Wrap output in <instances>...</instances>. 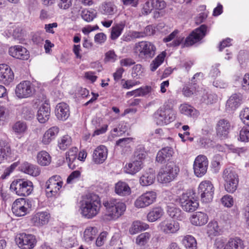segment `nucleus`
<instances>
[{
    "label": "nucleus",
    "instance_id": "nucleus-51",
    "mask_svg": "<svg viewBox=\"0 0 249 249\" xmlns=\"http://www.w3.org/2000/svg\"><path fill=\"white\" fill-rule=\"evenodd\" d=\"M132 138H125L120 139L116 142V146H119L122 149L129 148L130 143L133 142Z\"/></svg>",
    "mask_w": 249,
    "mask_h": 249
},
{
    "label": "nucleus",
    "instance_id": "nucleus-50",
    "mask_svg": "<svg viewBox=\"0 0 249 249\" xmlns=\"http://www.w3.org/2000/svg\"><path fill=\"white\" fill-rule=\"evenodd\" d=\"M219 227L216 221H211L207 226V232L210 236H216L218 234Z\"/></svg>",
    "mask_w": 249,
    "mask_h": 249
},
{
    "label": "nucleus",
    "instance_id": "nucleus-43",
    "mask_svg": "<svg viewBox=\"0 0 249 249\" xmlns=\"http://www.w3.org/2000/svg\"><path fill=\"white\" fill-rule=\"evenodd\" d=\"M20 115L27 120H30L34 117V112L33 109L26 106L20 107L18 108Z\"/></svg>",
    "mask_w": 249,
    "mask_h": 249
},
{
    "label": "nucleus",
    "instance_id": "nucleus-29",
    "mask_svg": "<svg viewBox=\"0 0 249 249\" xmlns=\"http://www.w3.org/2000/svg\"><path fill=\"white\" fill-rule=\"evenodd\" d=\"M178 33V31L177 30L174 31L169 36L163 38V42H168L174 39L172 42L167 44V46L173 47L179 46L183 41L184 37L182 36H177V35Z\"/></svg>",
    "mask_w": 249,
    "mask_h": 249
},
{
    "label": "nucleus",
    "instance_id": "nucleus-21",
    "mask_svg": "<svg viewBox=\"0 0 249 249\" xmlns=\"http://www.w3.org/2000/svg\"><path fill=\"white\" fill-rule=\"evenodd\" d=\"M50 115V106L48 103H44L38 108L36 116L38 122L43 124L49 120Z\"/></svg>",
    "mask_w": 249,
    "mask_h": 249
},
{
    "label": "nucleus",
    "instance_id": "nucleus-5",
    "mask_svg": "<svg viewBox=\"0 0 249 249\" xmlns=\"http://www.w3.org/2000/svg\"><path fill=\"white\" fill-rule=\"evenodd\" d=\"M178 171L179 169L175 163L170 162L160 169L157 177L158 180L162 183L170 182L175 178Z\"/></svg>",
    "mask_w": 249,
    "mask_h": 249
},
{
    "label": "nucleus",
    "instance_id": "nucleus-7",
    "mask_svg": "<svg viewBox=\"0 0 249 249\" xmlns=\"http://www.w3.org/2000/svg\"><path fill=\"white\" fill-rule=\"evenodd\" d=\"M214 187L209 180L202 181L198 187V192L200 194L202 201L205 203L211 201L214 194Z\"/></svg>",
    "mask_w": 249,
    "mask_h": 249
},
{
    "label": "nucleus",
    "instance_id": "nucleus-17",
    "mask_svg": "<svg viewBox=\"0 0 249 249\" xmlns=\"http://www.w3.org/2000/svg\"><path fill=\"white\" fill-rule=\"evenodd\" d=\"M14 77V73L9 66L5 64H0V82L9 85Z\"/></svg>",
    "mask_w": 249,
    "mask_h": 249
},
{
    "label": "nucleus",
    "instance_id": "nucleus-38",
    "mask_svg": "<svg viewBox=\"0 0 249 249\" xmlns=\"http://www.w3.org/2000/svg\"><path fill=\"white\" fill-rule=\"evenodd\" d=\"M224 249H244L243 242L238 238L231 239Z\"/></svg>",
    "mask_w": 249,
    "mask_h": 249
},
{
    "label": "nucleus",
    "instance_id": "nucleus-42",
    "mask_svg": "<svg viewBox=\"0 0 249 249\" xmlns=\"http://www.w3.org/2000/svg\"><path fill=\"white\" fill-rule=\"evenodd\" d=\"M117 12V7L111 2L103 3L101 6V12L103 14L112 15Z\"/></svg>",
    "mask_w": 249,
    "mask_h": 249
},
{
    "label": "nucleus",
    "instance_id": "nucleus-22",
    "mask_svg": "<svg viewBox=\"0 0 249 249\" xmlns=\"http://www.w3.org/2000/svg\"><path fill=\"white\" fill-rule=\"evenodd\" d=\"M174 154V150L170 147L162 148L157 153L156 160L158 162L162 164L171 160Z\"/></svg>",
    "mask_w": 249,
    "mask_h": 249
},
{
    "label": "nucleus",
    "instance_id": "nucleus-37",
    "mask_svg": "<svg viewBox=\"0 0 249 249\" xmlns=\"http://www.w3.org/2000/svg\"><path fill=\"white\" fill-rule=\"evenodd\" d=\"M241 96L237 94H232L227 102L226 107L227 109L231 110H235L240 104Z\"/></svg>",
    "mask_w": 249,
    "mask_h": 249
},
{
    "label": "nucleus",
    "instance_id": "nucleus-25",
    "mask_svg": "<svg viewBox=\"0 0 249 249\" xmlns=\"http://www.w3.org/2000/svg\"><path fill=\"white\" fill-rule=\"evenodd\" d=\"M59 131L58 127L54 126H52L45 131L43 134L41 142L44 145H48L53 140Z\"/></svg>",
    "mask_w": 249,
    "mask_h": 249
},
{
    "label": "nucleus",
    "instance_id": "nucleus-49",
    "mask_svg": "<svg viewBox=\"0 0 249 249\" xmlns=\"http://www.w3.org/2000/svg\"><path fill=\"white\" fill-rule=\"evenodd\" d=\"M81 16L84 20L90 22L96 17L97 12L95 10L92 9L84 10L82 12Z\"/></svg>",
    "mask_w": 249,
    "mask_h": 249
},
{
    "label": "nucleus",
    "instance_id": "nucleus-20",
    "mask_svg": "<svg viewBox=\"0 0 249 249\" xmlns=\"http://www.w3.org/2000/svg\"><path fill=\"white\" fill-rule=\"evenodd\" d=\"M107 156V149L103 145L98 146L93 151L92 160L96 164L103 163Z\"/></svg>",
    "mask_w": 249,
    "mask_h": 249
},
{
    "label": "nucleus",
    "instance_id": "nucleus-15",
    "mask_svg": "<svg viewBox=\"0 0 249 249\" xmlns=\"http://www.w3.org/2000/svg\"><path fill=\"white\" fill-rule=\"evenodd\" d=\"M158 228L165 234H173L177 233L179 230L180 225L176 221L165 220L159 224Z\"/></svg>",
    "mask_w": 249,
    "mask_h": 249
},
{
    "label": "nucleus",
    "instance_id": "nucleus-27",
    "mask_svg": "<svg viewBox=\"0 0 249 249\" xmlns=\"http://www.w3.org/2000/svg\"><path fill=\"white\" fill-rule=\"evenodd\" d=\"M208 221V216L204 213L197 212L194 213L191 217V222L196 226H203L206 224Z\"/></svg>",
    "mask_w": 249,
    "mask_h": 249
},
{
    "label": "nucleus",
    "instance_id": "nucleus-57",
    "mask_svg": "<svg viewBox=\"0 0 249 249\" xmlns=\"http://www.w3.org/2000/svg\"><path fill=\"white\" fill-rule=\"evenodd\" d=\"M81 175V173L78 170L72 172L68 177L67 183L68 184L73 183L78 180Z\"/></svg>",
    "mask_w": 249,
    "mask_h": 249
},
{
    "label": "nucleus",
    "instance_id": "nucleus-44",
    "mask_svg": "<svg viewBox=\"0 0 249 249\" xmlns=\"http://www.w3.org/2000/svg\"><path fill=\"white\" fill-rule=\"evenodd\" d=\"M151 237V234L149 232H145L139 234L136 239V243L142 247L145 246Z\"/></svg>",
    "mask_w": 249,
    "mask_h": 249
},
{
    "label": "nucleus",
    "instance_id": "nucleus-59",
    "mask_svg": "<svg viewBox=\"0 0 249 249\" xmlns=\"http://www.w3.org/2000/svg\"><path fill=\"white\" fill-rule=\"evenodd\" d=\"M117 55L114 51L110 50L106 53L105 60L106 62H114L117 60Z\"/></svg>",
    "mask_w": 249,
    "mask_h": 249
},
{
    "label": "nucleus",
    "instance_id": "nucleus-9",
    "mask_svg": "<svg viewBox=\"0 0 249 249\" xmlns=\"http://www.w3.org/2000/svg\"><path fill=\"white\" fill-rule=\"evenodd\" d=\"M157 194L154 191L146 192L138 197L134 202L137 208H146L156 201Z\"/></svg>",
    "mask_w": 249,
    "mask_h": 249
},
{
    "label": "nucleus",
    "instance_id": "nucleus-39",
    "mask_svg": "<svg viewBox=\"0 0 249 249\" xmlns=\"http://www.w3.org/2000/svg\"><path fill=\"white\" fill-rule=\"evenodd\" d=\"M37 160L38 164L42 166H47L51 161V157L48 152L42 151L39 152L37 155Z\"/></svg>",
    "mask_w": 249,
    "mask_h": 249
},
{
    "label": "nucleus",
    "instance_id": "nucleus-4",
    "mask_svg": "<svg viewBox=\"0 0 249 249\" xmlns=\"http://www.w3.org/2000/svg\"><path fill=\"white\" fill-rule=\"evenodd\" d=\"M12 191L19 196H26L31 194L33 190V183L24 179H17L13 180L10 187Z\"/></svg>",
    "mask_w": 249,
    "mask_h": 249
},
{
    "label": "nucleus",
    "instance_id": "nucleus-47",
    "mask_svg": "<svg viewBox=\"0 0 249 249\" xmlns=\"http://www.w3.org/2000/svg\"><path fill=\"white\" fill-rule=\"evenodd\" d=\"M144 69L140 64L134 65L132 69L131 76L136 79H140L144 76Z\"/></svg>",
    "mask_w": 249,
    "mask_h": 249
},
{
    "label": "nucleus",
    "instance_id": "nucleus-10",
    "mask_svg": "<svg viewBox=\"0 0 249 249\" xmlns=\"http://www.w3.org/2000/svg\"><path fill=\"white\" fill-rule=\"evenodd\" d=\"M209 161L207 158L202 155L196 157L195 160L193 169L195 175L197 177H201L207 172Z\"/></svg>",
    "mask_w": 249,
    "mask_h": 249
},
{
    "label": "nucleus",
    "instance_id": "nucleus-23",
    "mask_svg": "<svg viewBox=\"0 0 249 249\" xmlns=\"http://www.w3.org/2000/svg\"><path fill=\"white\" fill-rule=\"evenodd\" d=\"M230 127L231 124L227 120H220L216 124L217 135L221 138H226L229 132Z\"/></svg>",
    "mask_w": 249,
    "mask_h": 249
},
{
    "label": "nucleus",
    "instance_id": "nucleus-1",
    "mask_svg": "<svg viewBox=\"0 0 249 249\" xmlns=\"http://www.w3.org/2000/svg\"><path fill=\"white\" fill-rule=\"evenodd\" d=\"M101 207L99 196L89 194L82 197L80 201L79 210L81 215L88 219L92 218L98 214Z\"/></svg>",
    "mask_w": 249,
    "mask_h": 249
},
{
    "label": "nucleus",
    "instance_id": "nucleus-34",
    "mask_svg": "<svg viewBox=\"0 0 249 249\" xmlns=\"http://www.w3.org/2000/svg\"><path fill=\"white\" fill-rule=\"evenodd\" d=\"M149 226L147 223L140 220H136L132 223L129 231L131 234L133 235L140 231H145L149 229Z\"/></svg>",
    "mask_w": 249,
    "mask_h": 249
},
{
    "label": "nucleus",
    "instance_id": "nucleus-8",
    "mask_svg": "<svg viewBox=\"0 0 249 249\" xmlns=\"http://www.w3.org/2000/svg\"><path fill=\"white\" fill-rule=\"evenodd\" d=\"M63 182L59 176L54 175L47 181L45 184L46 191L48 196H55L61 188Z\"/></svg>",
    "mask_w": 249,
    "mask_h": 249
},
{
    "label": "nucleus",
    "instance_id": "nucleus-2",
    "mask_svg": "<svg viewBox=\"0 0 249 249\" xmlns=\"http://www.w3.org/2000/svg\"><path fill=\"white\" fill-rule=\"evenodd\" d=\"M103 205L106 208L107 215L109 217V220L119 218L124 213L126 209L124 203L114 198L104 201Z\"/></svg>",
    "mask_w": 249,
    "mask_h": 249
},
{
    "label": "nucleus",
    "instance_id": "nucleus-41",
    "mask_svg": "<svg viewBox=\"0 0 249 249\" xmlns=\"http://www.w3.org/2000/svg\"><path fill=\"white\" fill-rule=\"evenodd\" d=\"M147 155L144 147L142 145H138L134 151L133 159L143 163Z\"/></svg>",
    "mask_w": 249,
    "mask_h": 249
},
{
    "label": "nucleus",
    "instance_id": "nucleus-33",
    "mask_svg": "<svg viewBox=\"0 0 249 249\" xmlns=\"http://www.w3.org/2000/svg\"><path fill=\"white\" fill-rule=\"evenodd\" d=\"M20 168L22 172L34 177H36L40 174L38 168L36 165L28 162H23Z\"/></svg>",
    "mask_w": 249,
    "mask_h": 249
},
{
    "label": "nucleus",
    "instance_id": "nucleus-36",
    "mask_svg": "<svg viewBox=\"0 0 249 249\" xmlns=\"http://www.w3.org/2000/svg\"><path fill=\"white\" fill-rule=\"evenodd\" d=\"M142 162L141 161H137L133 159L132 162L126 165L125 167V171L128 174L134 175L142 168Z\"/></svg>",
    "mask_w": 249,
    "mask_h": 249
},
{
    "label": "nucleus",
    "instance_id": "nucleus-46",
    "mask_svg": "<svg viewBox=\"0 0 249 249\" xmlns=\"http://www.w3.org/2000/svg\"><path fill=\"white\" fill-rule=\"evenodd\" d=\"M96 228L92 227L87 228L84 233V238L85 241L89 242L92 241L96 237Z\"/></svg>",
    "mask_w": 249,
    "mask_h": 249
},
{
    "label": "nucleus",
    "instance_id": "nucleus-30",
    "mask_svg": "<svg viewBox=\"0 0 249 249\" xmlns=\"http://www.w3.org/2000/svg\"><path fill=\"white\" fill-rule=\"evenodd\" d=\"M179 110L181 114L194 118L197 117L199 114L197 110L188 104H181L179 107Z\"/></svg>",
    "mask_w": 249,
    "mask_h": 249
},
{
    "label": "nucleus",
    "instance_id": "nucleus-26",
    "mask_svg": "<svg viewBox=\"0 0 249 249\" xmlns=\"http://www.w3.org/2000/svg\"><path fill=\"white\" fill-rule=\"evenodd\" d=\"M167 213L169 216L173 219L182 220L183 218V213L181 210L173 203L168 204Z\"/></svg>",
    "mask_w": 249,
    "mask_h": 249
},
{
    "label": "nucleus",
    "instance_id": "nucleus-64",
    "mask_svg": "<svg viewBox=\"0 0 249 249\" xmlns=\"http://www.w3.org/2000/svg\"><path fill=\"white\" fill-rule=\"evenodd\" d=\"M240 117L244 123L249 124V108H246L240 114Z\"/></svg>",
    "mask_w": 249,
    "mask_h": 249
},
{
    "label": "nucleus",
    "instance_id": "nucleus-12",
    "mask_svg": "<svg viewBox=\"0 0 249 249\" xmlns=\"http://www.w3.org/2000/svg\"><path fill=\"white\" fill-rule=\"evenodd\" d=\"M17 244L21 249H32L36 244L35 236L22 233L16 239Z\"/></svg>",
    "mask_w": 249,
    "mask_h": 249
},
{
    "label": "nucleus",
    "instance_id": "nucleus-58",
    "mask_svg": "<svg viewBox=\"0 0 249 249\" xmlns=\"http://www.w3.org/2000/svg\"><path fill=\"white\" fill-rule=\"evenodd\" d=\"M222 204L227 207H231L233 205V199L230 195H225L221 199Z\"/></svg>",
    "mask_w": 249,
    "mask_h": 249
},
{
    "label": "nucleus",
    "instance_id": "nucleus-24",
    "mask_svg": "<svg viewBox=\"0 0 249 249\" xmlns=\"http://www.w3.org/2000/svg\"><path fill=\"white\" fill-rule=\"evenodd\" d=\"M55 115L59 120L65 121L70 116V109L68 105L65 103L57 105L55 109Z\"/></svg>",
    "mask_w": 249,
    "mask_h": 249
},
{
    "label": "nucleus",
    "instance_id": "nucleus-40",
    "mask_svg": "<svg viewBox=\"0 0 249 249\" xmlns=\"http://www.w3.org/2000/svg\"><path fill=\"white\" fill-rule=\"evenodd\" d=\"M166 55V52H162L152 61L150 65V70L152 71H155L158 69V68L163 62Z\"/></svg>",
    "mask_w": 249,
    "mask_h": 249
},
{
    "label": "nucleus",
    "instance_id": "nucleus-56",
    "mask_svg": "<svg viewBox=\"0 0 249 249\" xmlns=\"http://www.w3.org/2000/svg\"><path fill=\"white\" fill-rule=\"evenodd\" d=\"M12 152L10 147L8 144L5 145L0 148V158L7 160L11 156Z\"/></svg>",
    "mask_w": 249,
    "mask_h": 249
},
{
    "label": "nucleus",
    "instance_id": "nucleus-55",
    "mask_svg": "<svg viewBox=\"0 0 249 249\" xmlns=\"http://www.w3.org/2000/svg\"><path fill=\"white\" fill-rule=\"evenodd\" d=\"M238 140L243 142H249V128L247 127L242 128L239 132Z\"/></svg>",
    "mask_w": 249,
    "mask_h": 249
},
{
    "label": "nucleus",
    "instance_id": "nucleus-18",
    "mask_svg": "<svg viewBox=\"0 0 249 249\" xmlns=\"http://www.w3.org/2000/svg\"><path fill=\"white\" fill-rule=\"evenodd\" d=\"M9 53L11 56L17 59L27 60L29 58V52L25 48L20 45L11 47Z\"/></svg>",
    "mask_w": 249,
    "mask_h": 249
},
{
    "label": "nucleus",
    "instance_id": "nucleus-19",
    "mask_svg": "<svg viewBox=\"0 0 249 249\" xmlns=\"http://www.w3.org/2000/svg\"><path fill=\"white\" fill-rule=\"evenodd\" d=\"M50 217V214L47 212H38L32 216L31 221L34 226L40 227L48 223Z\"/></svg>",
    "mask_w": 249,
    "mask_h": 249
},
{
    "label": "nucleus",
    "instance_id": "nucleus-62",
    "mask_svg": "<svg viewBox=\"0 0 249 249\" xmlns=\"http://www.w3.org/2000/svg\"><path fill=\"white\" fill-rule=\"evenodd\" d=\"M154 6L152 1L151 2L149 1H147L143 5L142 12L144 15H147L151 12Z\"/></svg>",
    "mask_w": 249,
    "mask_h": 249
},
{
    "label": "nucleus",
    "instance_id": "nucleus-3",
    "mask_svg": "<svg viewBox=\"0 0 249 249\" xmlns=\"http://www.w3.org/2000/svg\"><path fill=\"white\" fill-rule=\"evenodd\" d=\"M156 47L151 42L142 41L135 44L133 52L139 58L148 59L153 58L156 53Z\"/></svg>",
    "mask_w": 249,
    "mask_h": 249
},
{
    "label": "nucleus",
    "instance_id": "nucleus-14",
    "mask_svg": "<svg viewBox=\"0 0 249 249\" xmlns=\"http://www.w3.org/2000/svg\"><path fill=\"white\" fill-rule=\"evenodd\" d=\"M157 123L159 125L167 124L173 121L175 118L174 112L171 110L164 109H158L155 114Z\"/></svg>",
    "mask_w": 249,
    "mask_h": 249
},
{
    "label": "nucleus",
    "instance_id": "nucleus-45",
    "mask_svg": "<svg viewBox=\"0 0 249 249\" xmlns=\"http://www.w3.org/2000/svg\"><path fill=\"white\" fill-rule=\"evenodd\" d=\"M182 243L188 249H196L197 243L196 239L192 235L185 236L182 240Z\"/></svg>",
    "mask_w": 249,
    "mask_h": 249
},
{
    "label": "nucleus",
    "instance_id": "nucleus-52",
    "mask_svg": "<svg viewBox=\"0 0 249 249\" xmlns=\"http://www.w3.org/2000/svg\"><path fill=\"white\" fill-rule=\"evenodd\" d=\"M71 138L68 135H65L60 139L58 145L60 149L64 150L71 145Z\"/></svg>",
    "mask_w": 249,
    "mask_h": 249
},
{
    "label": "nucleus",
    "instance_id": "nucleus-28",
    "mask_svg": "<svg viewBox=\"0 0 249 249\" xmlns=\"http://www.w3.org/2000/svg\"><path fill=\"white\" fill-rule=\"evenodd\" d=\"M164 213L163 209L160 207H154L148 213L146 219L149 222H154L160 219Z\"/></svg>",
    "mask_w": 249,
    "mask_h": 249
},
{
    "label": "nucleus",
    "instance_id": "nucleus-60",
    "mask_svg": "<svg viewBox=\"0 0 249 249\" xmlns=\"http://www.w3.org/2000/svg\"><path fill=\"white\" fill-rule=\"evenodd\" d=\"M23 205H29L28 202H26L25 199L23 198L17 199L13 203L12 210H15L17 208H19Z\"/></svg>",
    "mask_w": 249,
    "mask_h": 249
},
{
    "label": "nucleus",
    "instance_id": "nucleus-11",
    "mask_svg": "<svg viewBox=\"0 0 249 249\" xmlns=\"http://www.w3.org/2000/svg\"><path fill=\"white\" fill-rule=\"evenodd\" d=\"M179 202L182 209L187 212H194L198 207L197 201L190 193H183L179 198Z\"/></svg>",
    "mask_w": 249,
    "mask_h": 249
},
{
    "label": "nucleus",
    "instance_id": "nucleus-53",
    "mask_svg": "<svg viewBox=\"0 0 249 249\" xmlns=\"http://www.w3.org/2000/svg\"><path fill=\"white\" fill-rule=\"evenodd\" d=\"M202 100L206 104H212L217 102L218 97L214 93H209L203 96Z\"/></svg>",
    "mask_w": 249,
    "mask_h": 249
},
{
    "label": "nucleus",
    "instance_id": "nucleus-31",
    "mask_svg": "<svg viewBox=\"0 0 249 249\" xmlns=\"http://www.w3.org/2000/svg\"><path fill=\"white\" fill-rule=\"evenodd\" d=\"M155 179V176L152 170L145 172L140 178L139 182L142 186H147L152 184Z\"/></svg>",
    "mask_w": 249,
    "mask_h": 249
},
{
    "label": "nucleus",
    "instance_id": "nucleus-63",
    "mask_svg": "<svg viewBox=\"0 0 249 249\" xmlns=\"http://www.w3.org/2000/svg\"><path fill=\"white\" fill-rule=\"evenodd\" d=\"M29 205H23L20 207L16 208V210H13V213L18 216H22L25 215L27 213V208L26 206Z\"/></svg>",
    "mask_w": 249,
    "mask_h": 249
},
{
    "label": "nucleus",
    "instance_id": "nucleus-13",
    "mask_svg": "<svg viewBox=\"0 0 249 249\" xmlns=\"http://www.w3.org/2000/svg\"><path fill=\"white\" fill-rule=\"evenodd\" d=\"M207 27L202 25L194 31L190 36L186 38L184 45L189 46L201 40L206 34Z\"/></svg>",
    "mask_w": 249,
    "mask_h": 249
},
{
    "label": "nucleus",
    "instance_id": "nucleus-6",
    "mask_svg": "<svg viewBox=\"0 0 249 249\" xmlns=\"http://www.w3.org/2000/svg\"><path fill=\"white\" fill-rule=\"evenodd\" d=\"M223 178L225 181L224 187L226 191L233 193L237 189L238 184V176L230 169H226L223 172Z\"/></svg>",
    "mask_w": 249,
    "mask_h": 249
},
{
    "label": "nucleus",
    "instance_id": "nucleus-61",
    "mask_svg": "<svg viewBox=\"0 0 249 249\" xmlns=\"http://www.w3.org/2000/svg\"><path fill=\"white\" fill-rule=\"evenodd\" d=\"M95 127L96 129L94 131V133L92 135L93 136L96 135H99L105 133L107 130L108 125L107 124H104L101 126H100V125H96Z\"/></svg>",
    "mask_w": 249,
    "mask_h": 249
},
{
    "label": "nucleus",
    "instance_id": "nucleus-35",
    "mask_svg": "<svg viewBox=\"0 0 249 249\" xmlns=\"http://www.w3.org/2000/svg\"><path fill=\"white\" fill-rule=\"evenodd\" d=\"M77 152L78 149L76 147H72L66 153V160L70 169L75 168V164L73 163L76 160Z\"/></svg>",
    "mask_w": 249,
    "mask_h": 249
},
{
    "label": "nucleus",
    "instance_id": "nucleus-48",
    "mask_svg": "<svg viewBox=\"0 0 249 249\" xmlns=\"http://www.w3.org/2000/svg\"><path fill=\"white\" fill-rule=\"evenodd\" d=\"M124 26V24L123 22L113 26L111 28V38L113 40L117 39L122 34Z\"/></svg>",
    "mask_w": 249,
    "mask_h": 249
},
{
    "label": "nucleus",
    "instance_id": "nucleus-54",
    "mask_svg": "<svg viewBox=\"0 0 249 249\" xmlns=\"http://www.w3.org/2000/svg\"><path fill=\"white\" fill-rule=\"evenodd\" d=\"M13 130L18 134L24 133L26 129V124L22 122L18 121L15 124L13 127Z\"/></svg>",
    "mask_w": 249,
    "mask_h": 249
},
{
    "label": "nucleus",
    "instance_id": "nucleus-16",
    "mask_svg": "<svg viewBox=\"0 0 249 249\" xmlns=\"http://www.w3.org/2000/svg\"><path fill=\"white\" fill-rule=\"evenodd\" d=\"M15 92L17 96L19 98L30 97L33 92L30 82L24 81L20 82L17 86Z\"/></svg>",
    "mask_w": 249,
    "mask_h": 249
},
{
    "label": "nucleus",
    "instance_id": "nucleus-32",
    "mask_svg": "<svg viewBox=\"0 0 249 249\" xmlns=\"http://www.w3.org/2000/svg\"><path fill=\"white\" fill-rule=\"evenodd\" d=\"M115 192L120 196H125L130 195L131 190L129 185L126 182L119 181L115 184Z\"/></svg>",
    "mask_w": 249,
    "mask_h": 249
}]
</instances>
